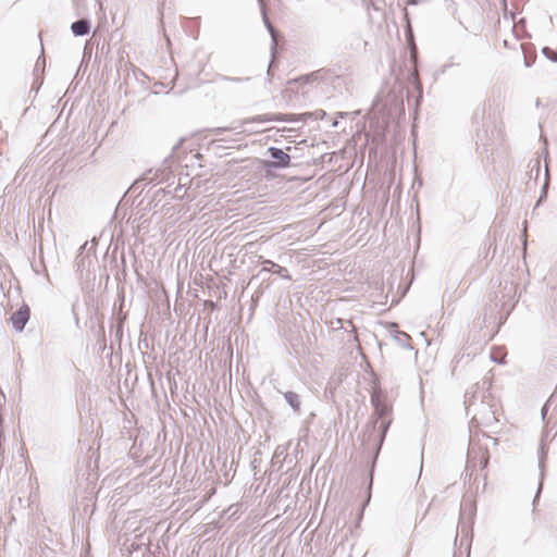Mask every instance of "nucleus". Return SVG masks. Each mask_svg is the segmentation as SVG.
Returning <instances> with one entry per match:
<instances>
[{
  "label": "nucleus",
  "mask_w": 557,
  "mask_h": 557,
  "mask_svg": "<svg viewBox=\"0 0 557 557\" xmlns=\"http://www.w3.org/2000/svg\"><path fill=\"white\" fill-rule=\"evenodd\" d=\"M336 47L345 54H356L366 49L367 41L355 29H344L335 38Z\"/></svg>",
  "instance_id": "nucleus-1"
},
{
  "label": "nucleus",
  "mask_w": 557,
  "mask_h": 557,
  "mask_svg": "<svg viewBox=\"0 0 557 557\" xmlns=\"http://www.w3.org/2000/svg\"><path fill=\"white\" fill-rule=\"evenodd\" d=\"M371 404L374 408V413L377 416V420L372 422L371 429L372 431H375L376 428H379L380 435L377 436V442L379 445H381L391 423V421H385V417L388 414L389 407L387 404L382 401L381 395L377 392L372 393Z\"/></svg>",
  "instance_id": "nucleus-2"
},
{
  "label": "nucleus",
  "mask_w": 557,
  "mask_h": 557,
  "mask_svg": "<svg viewBox=\"0 0 557 557\" xmlns=\"http://www.w3.org/2000/svg\"><path fill=\"white\" fill-rule=\"evenodd\" d=\"M270 157L274 160L268 163L270 168H288L290 165V156L277 147H270L268 149Z\"/></svg>",
  "instance_id": "nucleus-3"
},
{
  "label": "nucleus",
  "mask_w": 557,
  "mask_h": 557,
  "mask_svg": "<svg viewBox=\"0 0 557 557\" xmlns=\"http://www.w3.org/2000/svg\"><path fill=\"white\" fill-rule=\"evenodd\" d=\"M29 308L27 305H23L11 315L10 320L12 322V326L17 331L22 332L29 320Z\"/></svg>",
  "instance_id": "nucleus-4"
},
{
  "label": "nucleus",
  "mask_w": 557,
  "mask_h": 557,
  "mask_svg": "<svg viewBox=\"0 0 557 557\" xmlns=\"http://www.w3.org/2000/svg\"><path fill=\"white\" fill-rule=\"evenodd\" d=\"M261 264L263 267L260 271V274L263 272H273V273L280 275L284 280H288V281L292 280V276L288 274L287 269L274 263L272 260L262 259Z\"/></svg>",
  "instance_id": "nucleus-5"
},
{
  "label": "nucleus",
  "mask_w": 557,
  "mask_h": 557,
  "mask_svg": "<svg viewBox=\"0 0 557 557\" xmlns=\"http://www.w3.org/2000/svg\"><path fill=\"white\" fill-rule=\"evenodd\" d=\"M71 30L75 36H85L90 30V22L87 18H79L72 23Z\"/></svg>",
  "instance_id": "nucleus-6"
},
{
  "label": "nucleus",
  "mask_w": 557,
  "mask_h": 557,
  "mask_svg": "<svg viewBox=\"0 0 557 557\" xmlns=\"http://www.w3.org/2000/svg\"><path fill=\"white\" fill-rule=\"evenodd\" d=\"M284 399L290 406L294 412L298 413L301 407V396L295 392L287 391L283 393Z\"/></svg>",
  "instance_id": "nucleus-7"
},
{
  "label": "nucleus",
  "mask_w": 557,
  "mask_h": 557,
  "mask_svg": "<svg viewBox=\"0 0 557 557\" xmlns=\"http://www.w3.org/2000/svg\"><path fill=\"white\" fill-rule=\"evenodd\" d=\"M391 329L394 332V338L401 347L412 349V347L409 344L410 336L407 333L398 331L397 325L395 323L391 324Z\"/></svg>",
  "instance_id": "nucleus-8"
},
{
  "label": "nucleus",
  "mask_w": 557,
  "mask_h": 557,
  "mask_svg": "<svg viewBox=\"0 0 557 557\" xmlns=\"http://www.w3.org/2000/svg\"><path fill=\"white\" fill-rule=\"evenodd\" d=\"M260 2V5H261V11H262V20H263V23L265 25V27L268 28L269 33L271 34V37H272V40H273V49L275 48V45H276V34H275V29L273 27V25L271 24L268 15H267V12H265V8H264V4L262 2V0H259Z\"/></svg>",
  "instance_id": "nucleus-9"
},
{
  "label": "nucleus",
  "mask_w": 557,
  "mask_h": 557,
  "mask_svg": "<svg viewBox=\"0 0 557 557\" xmlns=\"http://www.w3.org/2000/svg\"><path fill=\"white\" fill-rule=\"evenodd\" d=\"M319 78H320V72H312L310 74L302 75L299 78L290 79L288 82V84L289 85H292L294 83L312 84V83L317 82Z\"/></svg>",
  "instance_id": "nucleus-10"
},
{
  "label": "nucleus",
  "mask_w": 557,
  "mask_h": 557,
  "mask_svg": "<svg viewBox=\"0 0 557 557\" xmlns=\"http://www.w3.org/2000/svg\"><path fill=\"white\" fill-rule=\"evenodd\" d=\"M539 467H540V474H541V480H540V483H539V488H537V492H536V495L533 499V505L536 503V500L539 499L540 497V493H541V490H542V486H543V478H544V469H545V465H544V454H542V456L540 457V460H539Z\"/></svg>",
  "instance_id": "nucleus-11"
},
{
  "label": "nucleus",
  "mask_w": 557,
  "mask_h": 557,
  "mask_svg": "<svg viewBox=\"0 0 557 557\" xmlns=\"http://www.w3.org/2000/svg\"><path fill=\"white\" fill-rule=\"evenodd\" d=\"M542 53H543V54H544L548 60H550V61H553V62H557V53H556L553 49H550V48H548V47H544V48L542 49Z\"/></svg>",
  "instance_id": "nucleus-12"
},
{
  "label": "nucleus",
  "mask_w": 557,
  "mask_h": 557,
  "mask_svg": "<svg viewBox=\"0 0 557 557\" xmlns=\"http://www.w3.org/2000/svg\"><path fill=\"white\" fill-rule=\"evenodd\" d=\"M545 175H546V180H545V183L542 187V193H541V196L539 198V201H537V205L544 199L546 198V195H547V187H548V168L546 166L545 168Z\"/></svg>",
  "instance_id": "nucleus-13"
},
{
  "label": "nucleus",
  "mask_w": 557,
  "mask_h": 557,
  "mask_svg": "<svg viewBox=\"0 0 557 557\" xmlns=\"http://www.w3.org/2000/svg\"><path fill=\"white\" fill-rule=\"evenodd\" d=\"M249 78L246 77V78H240V77H231V76H221V81L223 82H233V83H239V82H243V81H248Z\"/></svg>",
  "instance_id": "nucleus-14"
},
{
  "label": "nucleus",
  "mask_w": 557,
  "mask_h": 557,
  "mask_svg": "<svg viewBox=\"0 0 557 557\" xmlns=\"http://www.w3.org/2000/svg\"><path fill=\"white\" fill-rule=\"evenodd\" d=\"M534 166L536 168V176L539 175V172H540V160H535V164Z\"/></svg>",
  "instance_id": "nucleus-15"
},
{
  "label": "nucleus",
  "mask_w": 557,
  "mask_h": 557,
  "mask_svg": "<svg viewBox=\"0 0 557 557\" xmlns=\"http://www.w3.org/2000/svg\"><path fill=\"white\" fill-rule=\"evenodd\" d=\"M546 413H547V404L544 405V407L542 408V417H543V419L545 418Z\"/></svg>",
  "instance_id": "nucleus-16"
},
{
  "label": "nucleus",
  "mask_w": 557,
  "mask_h": 557,
  "mask_svg": "<svg viewBox=\"0 0 557 557\" xmlns=\"http://www.w3.org/2000/svg\"><path fill=\"white\" fill-rule=\"evenodd\" d=\"M224 131H226V128H216V129H215V133H216V134H221V133H222V132H224Z\"/></svg>",
  "instance_id": "nucleus-17"
},
{
  "label": "nucleus",
  "mask_w": 557,
  "mask_h": 557,
  "mask_svg": "<svg viewBox=\"0 0 557 557\" xmlns=\"http://www.w3.org/2000/svg\"><path fill=\"white\" fill-rule=\"evenodd\" d=\"M495 361L498 362V363H503L504 362V360L500 359V358H497V360H495Z\"/></svg>",
  "instance_id": "nucleus-18"
},
{
  "label": "nucleus",
  "mask_w": 557,
  "mask_h": 557,
  "mask_svg": "<svg viewBox=\"0 0 557 557\" xmlns=\"http://www.w3.org/2000/svg\"><path fill=\"white\" fill-rule=\"evenodd\" d=\"M495 361L498 362V363H503L504 362V360L500 359V358H497V360H495Z\"/></svg>",
  "instance_id": "nucleus-19"
},
{
  "label": "nucleus",
  "mask_w": 557,
  "mask_h": 557,
  "mask_svg": "<svg viewBox=\"0 0 557 557\" xmlns=\"http://www.w3.org/2000/svg\"><path fill=\"white\" fill-rule=\"evenodd\" d=\"M426 512H429V509H425V512H423V518L426 516Z\"/></svg>",
  "instance_id": "nucleus-20"
},
{
  "label": "nucleus",
  "mask_w": 557,
  "mask_h": 557,
  "mask_svg": "<svg viewBox=\"0 0 557 557\" xmlns=\"http://www.w3.org/2000/svg\"><path fill=\"white\" fill-rule=\"evenodd\" d=\"M426 512H429V509H425V512H423V518L426 516Z\"/></svg>",
  "instance_id": "nucleus-21"
}]
</instances>
